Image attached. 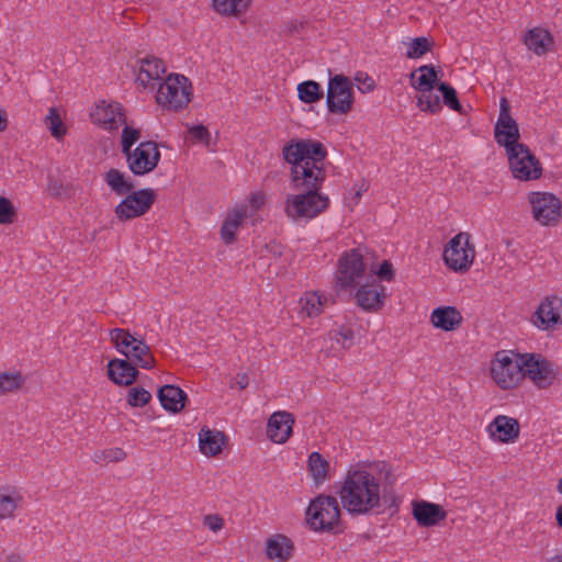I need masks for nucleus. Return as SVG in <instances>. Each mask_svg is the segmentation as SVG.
I'll use <instances>...</instances> for the list:
<instances>
[{"mask_svg": "<svg viewBox=\"0 0 562 562\" xmlns=\"http://www.w3.org/2000/svg\"><path fill=\"white\" fill-rule=\"evenodd\" d=\"M283 159L291 165V183L296 191L321 190L326 178L324 160L327 149L318 140L292 139L282 148Z\"/></svg>", "mask_w": 562, "mask_h": 562, "instance_id": "obj_1", "label": "nucleus"}, {"mask_svg": "<svg viewBox=\"0 0 562 562\" xmlns=\"http://www.w3.org/2000/svg\"><path fill=\"white\" fill-rule=\"evenodd\" d=\"M338 493L342 507L352 516L378 514L382 508L380 482L367 470H349Z\"/></svg>", "mask_w": 562, "mask_h": 562, "instance_id": "obj_2", "label": "nucleus"}, {"mask_svg": "<svg viewBox=\"0 0 562 562\" xmlns=\"http://www.w3.org/2000/svg\"><path fill=\"white\" fill-rule=\"evenodd\" d=\"M104 181L117 195L126 196L115 206L114 213L120 222H126L147 213L156 202V192L150 188L133 191L134 184L125 179L122 171L111 168L104 173Z\"/></svg>", "mask_w": 562, "mask_h": 562, "instance_id": "obj_3", "label": "nucleus"}, {"mask_svg": "<svg viewBox=\"0 0 562 562\" xmlns=\"http://www.w3.org/2000/svg\"><path fill=\"white\" fill-rule=\"evenodd\" d=\"M310 528L317 532L339 535L345 531L341 510L335 496L319 494L313 498L305 512Z\"/></svg>", "mask_w": 562, "mask_h": 562, "instance_id": "obj_4", "label": "nucleus"}, {"mask_svg": "<svg viewBox=\"0 0 562 562\" xmlns=\"http://www.w3.org/2000/svg\"><path fill=\"white\" fill-rule=\"evenodd\" d=\"M329 206V198L321 194L319 190L299 191L296 194H288L284 202V212L288 217L314 218Z\"/></svg>", "mask_w": 562, "mask_h": 562, "instance_id": "obj_5", "label": "nucleus"}, {"mask_svg": "<svg viewBox=\"0 0 562 562\" xmlns=\"http://www.w3.org/2000/svg\"><path fill=\"white\" fill-rule=\"evenodd\" d=\"M191 81L183 75L170 74L159 85L156 94L157 103L170 111H180L191 101Z\"/></svg>", "mask_w": 562, "mask_h": 562, "instance_id": "obj_6", "label": "nucleus"}, {"mask_svg": "<svg viewBox=\"0 0 562 562\" xmlns=\"http://www.w3.org/2000/svg\"><path fill=\"white\" fill-rule=\"evenodd\" d=\"M522 360V378H528L539 389H549L559 376V368L543 355L536 352L516 353Z\"/></svg>", "mask_w": 562, "mask_h": 562, "instance_id": "obj_7", "label": "nucleus"}, {"mask_svg": "<svg viewBox=\"0 0 562 562\" xmlns=\"http://www.w3.org/2000/svg\"><path fill=\"white\" fill-rule=\"evenodd\" d=\"M516 353L515 351L499 350L492 360V378L503 390L516 387L522 379V360H519Z\"/></svg>", "mask_w": 562, "mask_h": 562, "instance_id": "obj_8", "label": "nucleus"}, {"mask_svg": "<svg viewBox=\"0 0 562 562\" xmlns=\"http://www.w3.org/2000/svg\"><path fill=\"white\" fill-rule=\"evenodd\" d=\"M470 234L461 232L453 236L443 251V260L448 268L457 272H467L475 257L474 245L470 243Z\"/></svg>", "mask_w": 562, "mask_h": 562, "instance_id": "obj_9", "label": "nucleus"}, {"mask_svg": "<svg viewBox=\"0 0 562 562\" xmlns=\"http://www.w3.org/2000/svg\"><path fill=\"white\" fill-rule=\"evenodd\" d=\"M494 138L506 151L514 148L524 149L519 142V126L510 115V104L507 98L502 97L499 101V115L494 126Z\"/></svg>", "mask_w": 562, "mask_h": 562, "instance_id": "obj_10", "label": "nucleus"}, {"mask_svg": "<svg viewBox=\"0 0 562 562\" xmlns=\"http://www.w3.org/2000/svg\"><path fill=\"white\" fill-rule=\"evenodd\" d=\"M353 104V87L348 77L335 75L328 81L326 105L330 113L347 114Z\"/></svg>", "mask_w": 562, "mask_h": 562, "instance_id": "obj_11", "label": "nucleus"}, {"mask_svg": "<svg viewBox=\"0 0 562 562\" xmlns=\"http://www.w3.org/2000/svg\"><path fill=\"white\" fill-rule=\"evenodd\" d=\"M524 149L514 148L506 151L509 169L514 178L521 181L539 179L542 175V166L539 159L530 151L525 144Z\"/></svg>", "mask_w": 562, "mask_h": 562, "instance_id": "obj_12", "label": "nucleus"}, {"mask_svg": "<svg viewBox=\"0 0 562 562\" xmlns=\"http://www.w3.org/2000/svg\"><path fill=\"white\" fill-rule=\"evenodd\" d=\"M127 167L134 176H145L159 164L160 151L154 140L140 142L133 150L124 155Z\"/></svg>", "mask_w": 562, "mask_h": 562, "instance_id": "obj_13", "label": "nucleus"}, {"mask_svg": "<svg viewBox=\"0 0 562 562\" xmlns=\"http://www.w3.org/2000/svg\"><path fill=\"white\" fill-rule=\"evenodd\" d=\"M529 202L532 206V214L541 225H555L561 217V201L552 193L531 192Z\"/></svg>", "mask_w": 562, "mask_h": 562, "instance_id": "obj_14", "label": "nucleus"}, {"mask_svg": "<svg viewBox=\"0 0 562 562\" xmlns=\"http://www.w3.org/2000/svg\"><path fill=\"white\" fill-rule=\"evenodd\" d=\"M531 322L540 330H554L562 326V297L555 294L544 296L533 312Z\"/></svg>", "mask_w": 562, "mask_h": 562, "instance_id": "obj_15", "label": "nucleus"}, {"mask_svg": "<svg viewBox=\"0 0 562 562\" xmlns=\"http://www.w3.org/2000/svg\"><path fill=\"white\" fill-rule=\"evenodd\" d=\"M366 265L359 248L342 254L338 260V274L336 286L347 289L352 286L357 279L363 277Z\"/></svg>", "mask_w": 562, "mask_h": 562, "instance_id": "obj_16", "label": "nucleus"}, {"mask_svg": "<svg viewBox=\"0 0 562 562\" xmlns=\"http://www.w3.org/2000/svg\"><path fill=\"white\" fill-rule=\"evenodd\" d=\"M356 304L368 313L382 310L385 300V288L375 279L367 281L355 294Z\"/></svg>", "mask_w": 562, "mask_h": 562, "instance_id": "obj_17", "label": "nucleus"}, {"mask_svg": "<svg viewBox=\"0 0 562 562\" xmlns=\"http://www.w3.org/2000/svg\"><path fill=\"white\" fill-rule=\"evenodd\" d=\"M93 123L105 130H117L120 124L126 123L122 105L119 102L106 103L101 101L91 113Z\"/></svg>", "mask_w": 562, "mask_h": 562, "instance_id": "obj_18", "label": "nucleus"}, {"mask_svg": "<svg viewBox=\"0 0 562 562\" xmlns=\"http://www.w3.org/2000/svg\"><path fill=\"white\" fill-rule=\"evenodd\" d=\"M490 437L502 443L514 442L520 432L519 422L506 415H497L486 427Z\"/></svg>", "mask_w": 562, "mask_h": 562, "instance_id": "obj_19", "label": "nucleus"}, {"mask_svg": "<svg viewBox=\"0 0 562 562\" xmlns=\"http://www.w3.org/2000/svg\"><path fill=\"white\" fill-rule=\"evenodd\" d=\"M106 375L116 385L130 386L139 374L138 367L127 359L114 358L108 362Z\"/></svg>", "mask_w": 562, "mask_h": 562, "instance_id": "obj_20", "label": "nucleus"}, {"mask_svg": "<svg viewBox=\"0 0 562 562\" xmlns=\"http://www.w3.org/2000/svg\"><path fill=\"white\" fill-rule=\"evenodd\" d=\"M413 506V517L420 527H431L438 525L447 517V512L439 504L427 501H415Z\"/></svg>", "mask_w": 562, "mask_h": 562, "instance_id": "obj_21", "label": "nucleus"}, {"mask_svg": "<svg viewBox=\"0 0 562 562\" xmlns=\"http://www.w3.org/2000/svg\"><path fill=\"white\" fill-rule=\"evenodd\" d=\"M294 416L285 411L273 413L268 419L267 435L276 443H284L292 434Z\"/></svg>", "mask_w": 562, "mask_h": 562, "instance_id": "obj_22", "label": "nucleus"}, {"mask_svg": "<svg viewBox=\"0 0 562 562\" xmlns=\"http://www.w3.org/2000/svg\"><path fill=\"white\" fill-rule=\"evenodd\" d=\"M294 552L293 541L283 533H277L266 541L265 553L269 561L288 562Z\"/></svg>", "mask_w": 562, "mask_h": 562, "instance_id": "obj_23", "label": "nucleus"}, {"mask_svg": "<svg viewBox=\"0 0 562 562\" xmlns=\"http://www.w3.org/2000/svg\"><path fill=\"white\" fill-rule=\"evenodd\" d=\"M430 323L443 331H453L463 323V316L454 306H440L431 312Z\"/></svg>", "mask_w": 562, "mask_h": 562, "instance_id": "obj_24", "label": "nucleus"}, {"mask_svg": "<svg viewBox=\"0 0 562 562\" xmlns=\"http://www.w3.org/2000/svg\"><path fill=\"white\" fill-rule=\"evenodd\" d=\"M198 439L201 452L210 457L220 454L228 441L227 436L223 431L212 430L207 427L200 429Z\"/></svg>", "mask_w": 562, "mask_h": 562, "instance_id": "obj_25", "label": "nucleus"}, {"mask_svg": "<svg viewBox=\"0 0 562 562\" xmlns=\"http://www.w3.org/2000/svg\"><path fill=\"white\" fill-rule=\"evenodd\" d=\"M158 400L164 409L180 413L188 400L187 393L177 385L166 384L158 390Z\"/></svg>", "mask_w": 562, "mask_h": 562, "instance_id": "obj_26", "label": "nucleus"}, {"mask_svg": "<svg viewBox=\"0 0 562 562\" xmlns=\"http://www.w3.org/2000/svg\"><path fill=\"white\" fill-rule=\"evenodd\" d=\"M139 74L136 81L144 88L149 87L151 80H160L166 67L160 58L147 56L138 60Z\"/></svg>", "mask_w": 562, "mask_h": 562, "instance_id": "obj_27", "label": "nucleus"}, {"mask_svg": "<svg viewBox=\"0 0 562 562\" xmlns=\"http://www.w3.org/2000/svg\"><path fill=\"white\" fill-rule=\"evenodd\" d=\"M125 359L143 369L155 367L156 360L150 352V347L143 338H137L131 346L130 351L125 352Z\"/></svg>", "mask_w": 562, "mask_h": 562, "instance_id": "obj_28", "label": "nucleus"}, {"mask_svg": "<svg viewBox=\"0 0 562 562\" xmlns=\"http://www.w3.org/2000/svg\"><path fill=\"white\" fill-rule=\"evenodd\" d=\"M432 65H423L409 75L411 85L414 89L435 88L438 82V72Z\"/></svg>", "mask_w": 562, "mask_h": 562, "instance_id": "obj_29", "label": "nucleus"}, {"mask_svg": "<svg viewBox=\"0 0 562 562\" xmlns=\"http://www.w3.org/2000/svg\"><path fill=\"white\" fill-rule=\"evenodd\" d=\"M525 44L537 55H543L549 50L553 44V37L549 31L540 27L530 30L526 37Z\"/></svg>", "mask_w": 562, "mask_h": 562, "instance_id": "obj_30", "label": "nucleus"}, {"mask_svg": "<svg viewBox=\"0 0 562 562\" xmlns=\"http://www.w3.org/2000/svg\"><path fill=\"white\" fill-rule=\"evenodd\" d=\"M307 470L316 485L323 484L328 476L329 462L317 451L308 456Z\"/></svg>", "mask_w": 562, "mask_h": 562, "instance_id": "obj_31", "label": "nucleus"}, {"mask_svg": "<svg viewBox=\"0 0 562 562\" xmlns=\"http://www.w3.org/2000/svg\"><path fill=\"white\" fill-rule=\"evenodd\" d=\"M245 217V211L235 210L229 213L221 226V238L226 245L235 240L236 232Z\"/></svg>", "mask_w": 562, "mask_h": 562, "instance_id": "obj_32", "label": "nucleus"}, {"mask_svg": "<svg viewBox=\"0 0 562 562\" xmlns=\"http://www.w3.org/2000/svg\"><path fill=\"white\" fill-rule=\"evenodd\" d=\"M248 7L249 0H213L214 10L224 16H238Z\"/></svg>", "mask_w": 562, "mask_h": 562, "instance_id": "obj_33", "label": "nucleus"}, {"mask_svg": "<svg viewBox=\"0 0 562 562\" xmlns=\"http://www.w3.org/2000/svg\"><path fill=\"white\" fill-rule=\"evenodd\" d=\"M297 95L303 103L312 104L323 99L321 85L314 80H306L297 85Z\"/></svg>", "mask_w": 562, "mask_h": 562, "instance_id": "obj_34", "label": "nucleus"}, {"mask_svg": "<svg viewBox=\"0 0 562 562\" xmlns=\"http://www.w3.org/2000/svg\"><path fill=\"white\" fill-rule=\"evenodd\" d=\"M435 88L418 89L417 105L422 111L438 113L442 106L439 95L434 91Z\"/></svg>", "mask_w": 562, "mask_h": 562, "instance_id": "obj_35", "label": "nucleus"}, {"mask_svg": "<svg viewBox=\"0 0 562 562\" xmlns=\"http://www.w3.org/2000/svg\"><path fill=\"white\" fill-rule=\"evenodd\" d=\"M137 337L131 334L127 329L114 328L110 330V340L115 349L125 357V352L130 351L131 346L135 342Z\"/></svg>", "mask_w": 562, "mask_h": 562, "instance_id": "obj_36", "label": "nucleus"}, {"mask_svg": "<svg viewBox=\"0 0 562 562\" xmlns=\"http://www.w3.org/2000/svg\"><path fill=\"white\" fill-rule=\"evenodd\" d=\"M25 379L20 371L0 372V394H8L23 387Z\"/></svg>", "mask_w": 562, "mask_h": 562, "instance_id": "obj_37", "label": "nucleus"}, {"mask_svg": "<svg viewBox=\"0 0 562 562\" xmlns=\"http://www.w3.org/2000/svg\"><path fill=\"white\" fill-rule=\"evenodd\" d=\"M432 46L434 42L430 41L428 37H415L407 45L406 57L409 59L420 58L428 52H430Z\"/></svg>", "mask_w": 562, "mask_h": 562, "instance_id": "obj_38", "label": "nucleus"}, {"mask_svg": "<svg viewBox=\"0 0 562 562\" xmlns=\"http://www.w3.org/2000/svg\"><path fill=\"white\" fill-rule=\"evenodd\" d=\"M437 89L441 92L442 101L447 106L460 114H465V111L459 101L457 91L451 85L442 81L437 85Z\"/></svg>", "mask_w": 562, "mask_h": 562, "instance_id": "obj_39", "label": "nucleus"}, {"mask_svg": "<svg viewBox=\"0 0 562 562\" xmlns=\"http://www.w3.org/2000/svg\"><path fill=\"white\" fill-rule=\"evenodd\" d=\"M22 497L12 491V494L0 492V519L12 518Z\"/></svg>", "mask_w": 562, "mask_h": 562, "instance_id": "obj_40", "label": "nucleus"}, {"mask_svg": "<svg viewBox=\"0 0 562 562\" xmlns=\"http://www.w3.org/2000/svg\"><path fill=\"white\" fill-rule=\"evenodd\" d=\"M46 125L56 139L65 136L67 130L63 123L60 114L56 108H50L48 114L45 117Z\"/></svg>", "mask_w": 562, "mask_h": 562, "instance_id": "obj_41", "label": "nucleus"}, {"mask_svg": "<svg viewBox=\"0 0 562 562\" xmlns=\"http://www.w3.org/2000/svg\"><path fill=\"white\" fill-rule=\"evenodd\" d=\"M126 401L132 407H144L151 401V394L142 386L131 387Z\"/></svg>", "mask_w": 562, "mask_h": 562, "instance_id": "obj_42", "label": "nucleus"}, {"mask_svg": "<svg viewBox=\"0 0 562 562\" xmlns=\"http://www.w3.org/2000/svg\"><path fill=\"white\" fill-rule=\"evenodd\" d=\"M140 138V131L125 124L121 135L122 153L125 155L133 150V145Z\"/></svg>", "mask_w": 562, "mask_h": 562, "instance_id": "obj_43", "label": "nucleus"}, {"mask_svg": "<svg viewBox=\"0 0 562 562\" xmlns=\"http://www.w3.org/2000/svg\"><path fill=\"white\" fill-rule=\"evenodd\" d=\"M322 297L316 293H307L302 310L306 312L307 316H317L322 312Z\"/></svg>", "mask_w": 562, "mask_h": 562, "instance_id": "obj_44", "label": "nucleus"}, {"mask_svg": "<svg viewBox=\"0 0 562 562\" xmlns=\"http://www.w3.org/2000/svg\"><path fill=\"white\" fill-rule=\"evenodd\" d=\"M16 217L13 203L4 196H0V224H12Z\"/></svg>", "mask_w": 562, "mask_h": 562, "instance_id": "obj_45", "label": "nucleus"}, {"mask_svg": "<svg viewBox=\"0 0 562 562\" xmlns=\"http://www.w3.org/2000/svg\"><path fill=\"white\" fill-rule=\"evenodd\" d=\"M71 187L64 184L61 180L49 178L48 184H47V191L48 193L56 198L61 199L64 196H69Z\"/></svg>", "mask_w": 562, "mask_h": 562, "instance_id": "obj_46", "label": "nucleus"}, {"mask_svg": "<svg viewBox=\"0 0 562 562\" xmlns=\"http://www.w3.org/2000/svg\"><path fill=\"white\" fill-rule=\"evenodd\" d=\"M190 136L195 140L209 145L211 142V134L205 125H194L189 128Z\"/></svg>", "mask_w": 562, "mask_h": 562, "instance_id": "obj_47", "label": "nucleus"}, {"mask_svg": "<svg viewBox=\"0 0 562 562\" xmlns=\"http://www.w3.org/2000/svg\"><path fill=\"white\" fill-rule=\"evenodd\" d=\"M355 333L351 328L341 326L336 335L335 339L338 344H341L344 348H349L352 345Z\"/></svg>", "mask_w": 562, "mask_h": 562, "instance_id": "obj_48", "label": "nucleus"}, {"mask_svg": "<svg viewBox=\"0 0 562 562\" xmlns=\"http://www.w3.org/2000/svg\"><path fill=\"white\" fill-rule=\"evenodd\" d=\"M203 525L211 531L217 532L224 527V519L218 514H209L203 517Z\"/></svg>", "mask_w": 562, "mask_h": 562, "instance_id": "obj_49", "label": "nucleus"}, {"mask_svg": "<svg viewBox=\"0 0 562 562\" xmlns=\"http://www.w3.org/2000/svg\"><path fill=\"white\" fill-rule=\"evenodd\" d=\"M376 276L381 279V280H385V281H392L394 279V269H393V265L387 261V260H384L379 270L376 271Z\"/></svg>", "mask_w": 562, "mask_h": 562, "instance_id": "obj_50", "label": "nucleus"}, {"mask_svg": "<svg viewBox=\"0 0 562 562\" xmlns=\"http://www.w3.org/2000/svg\"><path fill=\"white\" fill-rule=\"evenodd\" d=\"M355 80L360 82L362 85V87H359V90L364 93V92H369V91H372L375 87V82L374 80L369 77L368 75L364 76L363 79H361V75L358 74L356 77H355Z\"/></svg>", "mask_w": 562, "mask_h": 562, "instance_id": "obj_51", "label": "nucleus"}, {"mask_svg": "<svg viewBox=\"0 0 562 562\" xmlns=\"http://www.w3.org/2000/svg\"><path fill=\"white\" fill-rule=\"evenodd\" d=\"M105 458H108L112 462H119L126 458V452L122 448H112L108 451L105 454Z\"/></svg>", "mask_w": 562, "mask_h": 562, "instance_id": "obj_52", "label": "nucleus"}, {"mask_svg": "<svg viewBox=\"0 0 562 562\" xmlns=\"http://www.w3.org/2000/svg\"><path fill=\"white\" fill-rule=\"evenodd\" d=\"M249 384L248 373L243 372L237 374V385L239 390H245Z\"/></svg>", "mask_w": 562, "mask_h": 562, "instance_id": "obj_53", "label": "nucleus"}, {"mask_svg": "<svg viewBox=\"0 0 562 562\" xmlns=\"http://www.w3.org/2000/svg\"><path fill=\"white\" fill-rule=\"evenodd\" d=\"M8 116L4 110L0 109V133L8 128Z\"/></svg>", "mask_w": 562, "mask_h": 562, "instance_id": "obj_54", "label": "nucleus"}, {"mask_svg": "<svg viewBox=\"0 0 562 562\" xmlns=\"http://www.w3.org/2000/svg\"><path fill=\"white\" fill-rule=\"evenodd\" d=\"M303 27V24L302 23H297V22H290L288 24V30L290 33H294V32H299V30Z\"/></svg>", "mask_w": 562, "mask_h": 562, "instance_id": "obj_55", "label": "nucleus"}, {"mask_svg": "<svg viewBox=\"0 0 562 562\" xmlns=\"http://www.w3.org/2000/svg\"><path fill=\"white\" fill-rule=\"evenodd\" d=\"M555 519H557V524H558V526H559V527H562V505H560V506L557 508Z\"/></svg>", "mask_w": 562, "mask_h": 562, "instance_id": "obj_56", "label": "nucleus"}, {"mask_svg": "<svg viewBox=\"0 0 562 562\" xmlns=\"http://www.w3.org/2000/svg\"><path fill=\"white\" fill-rule=\"evenodd\" d=\"M262 202H263V198L262 196L260 198V200L257 196H254V199H252V203H254V205H256V207H259L260 204H262Z\"/></svg>", "mask_w": 562, "mask_h": 562, "instance_id": "obj_57", "label": "nucleus"}, {"mask_svg": "<svg viewBox=\"0 0 562 562\" xmlns=\"http://www.w3.org/2000/svg\"><path fill=\"white\" fill-rule=\"evenodd\" d=\"M549 562H562V555L557 554Z\"/></svg>", "mask_w": 562, "mask_h": 562, "instance_id": "obj_58", "label": "nucleus"}, {"mask_svg": "<svg viewBox=\"0 0 562 562\" xmlns=\"http://www.w3.org/2000/svg\"><path fill=\"white\" fill-rule=\"evenodd\" d=\"M557 490H558V492H559L560 494H562V477H561V479H559V481H558Z\"/></svg>", "mask_w": 562, "mask_h": 562, "instance_id": "obj_59", "label": "nucleus"}, {"mask_svg": "<svg viewBox=\"0 0 562 562\" xmlns=\"http://www.w3.org/2000/svg\"><path fill=\"white\" fill-rule=\"evenodd\" d=\"M9 560H10L11 562H16L18 560H20V557H19V555H15V554H12V555L9 558Z\"/></svg>", "mask_w": 562, "mask_h": 562, "instance_id": "obj_60", "label": "nucleus"}, {"mask_svg": "<svg viewBox=\"0 0 562 562\" xmlns=\"http://www.w3.org/2000/svg\"><path fill=\"white\" fill-rule=\"evenodd\" d=\"M382 470H385V475H386V477H387V476L390 475V470H389V469H386V464H385V463H383L381 471H382Z\"/></svg>", "mask_w": 562, "mask_h": 562, "instance_id": "obj_61", "label": "nucleus"}, {"mask_svg": "<svg viewBox=\"0 0 562 562\" xmlns=\"http://www.w3.org/2000/svg\"><path fill=\"white\" fill-rule=\"evenodd\" d=\"M360 195H361V192H360V191H358V192L356 193V198H359Z\"/></svg>", "mask_w": 562, "mask_h": 562, "instance_id": "obj_62", "label": "nucleus"}]
</instances>
